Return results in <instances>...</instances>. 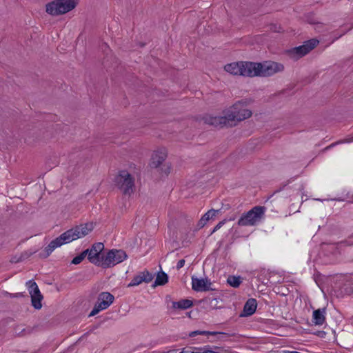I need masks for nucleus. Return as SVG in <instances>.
I'll return each mask as SVG.
<instances>
[{
  "instance_id": "obj_1",
  "label": "nucleus",
  "mask_w": 353,
  "mask_h": 353,
  "mask_svg": "<svg viewBox=\"0 0 353 353\" xmlns=\"http://www.w3.org/2000/svg\"><path fill=\"white\" fill-rule=\"evenodd\" d=\"M251 103L250 99H245L236 102L224 116L214 117L210 119V124L215 126H232L237 122L250 118L252 112L247 107Z\"/></svg>"
},
{
  "instance_id": "obj_2",
  "label": "nucleus",
  "mask_w": 353,
  "mask_h": 353,
  "mask_svg": "<svg viewBox=\"0 0 353 353\" xmlns=\"http://www.w3.org/2000/svg\"><path fill=\"white\" fill-rule=\"evenodd\" d=\"M93 230V225L92 223H86L77 225L63 234L55 239L52 240L48 246L45 248L46 255L48 256L56 248L61 245L69 243L78 239L83 238L91 232Z\"/></svg>"
},
{
  "instance_id": "obj_3",
  "label": "nucleus",
  "mask_w": 353,
  "mask_h": 353,
  "mask_svg": "<svg viewBox=\"0 0 353 353\" xmlns=\"http://www.w3.org/2000/svg\"><path fill=\"white\" fill-rule=\"evenodd\" d=\"M134 177L126 170H119L114 177L115 186L124 195L130 196L134 191Z\"/></svg>"
},
{
  "instance_id": "obj_4",
  "label": "nucleus",
  "mask_w": 353,
  "mask_h": 353,
  "mask_svg": "<svg viewBox=\"0 0 353 353\" xmlns=\"http://www.w3.org/2000/svg\"><path fill=\"white\" fill-rule=\"evenodd\" d=\"M283 70V64L274 61L252 62V77H270Z\"/></svg>"
},
{
  "instance_id": "obj_5",
  "label": "nucleus",
  "mask_w": 353,
  "mask_h": 353,
  "mask_svg": "<svg viewBox=\"0 0 353 353\" xmlns=\"http://www.w3.org/2000/svg\"><path fill=\"white\" fill-rule=\"evenodd\" d=\"M266 208L264 206H255L248 212L243 213L239 219V226H255L259 224L265 216Z\"/></svg>"
},
{
  "instance_id": "obj_6",
  "label": "nucleus",
  "mask_w": 353,
  "mask_h": 353,
  "mask_svg": "<svg viewBox=\"0 0 353 353\" xmlns=\"http://www.w3.org/2000/svg\"><path fill=\"white\" fill-rule=\"evenodd\" d=\"M77 0H54L46 5V12L51 16H59L73 10Z\"/></svg>"
},
{
  "instance_id": "obj_7",
  "label": "nucleus",
  "mask_w": 353,
  "mask_h": 353,
  "mask_svg": "<svg viewBox=\"0 0 353 353\" xmlns=\"http://www.w3.org/2000/svg\"><path fill=\"white\" fill-rule=\"evenodd\" d=\"M224 70L232 75L252 77V61H236L228 63L224 66Z\"/></svg>"
},
{
  "instance_id": "obj_8",
  "label": "nucleus",
  "mask_w": 353,
  "mask_h": 353,
  "mask_svg": "<svg viewBox=\"0 0 353 353\" xmlns=\"http://www.w3.org/2000/svg\"><path fill=\"white\" fill-rule=\"evenodd\" d=\"M126 258L127 254L123 250H111L107 254H104L101 267L105 269L113 267L123 261Z\"/></svg>"
},
{
  "instance_id": "obj_9",
  "label": "nucleus",
  "mask_w": 353,
  "mask_h": 353,
  "mask_svg": "<svg viewBox=\"0 0 353 353\" xmlns=\"http://www.w3.org/2000/svg\"><path fill=\"white\" fill-rule=\"evenodd\" d=\"M114 299V296L110 292H104L100 293L97 299V302L89 316H93L100 311L107 309L113 303Z\"/></svg>"
},
{
  "instance_id": "obj_10",
  "label": "nucleus",
  "mask_w": 353,
  "mask_h": 353,
  "mask_svg": "<svg viewBox=\"0 0 353 353\" xmlns=\"http://www.w3.org/2000/svg\"><path fill=\"white\" fill-rule=\"evenodd\" d=\"M104 249V245L102 243H96L92 245L90 249H87L88 259L95 265L100 266L102 263L104 254L101 252Z\"/></svg>"
},
{
  "instance_id": "obj_11",
  "label": "nucleus",
  "mask_w": 353,
  "mask_h": 353,
  "mask_svg": "<svg viewBox=\"0 0 353 353\" xmlns=\"http://www.w3.org/2000/svg\"><path fill=\"white\" fill-rule=\"evenodd\" d=\"M318 43L319 41L317 39H312L308 40L305 41L303 45L290 50V54L293 58L299 59L309 53Z\"/></svg>"
},
{
  "instance_id": "obj_12",
  "label": "nucleus",
  "mask_w": 353,
  "mask_h": 353,
  "mask_svg": "<svg viewBox=\"0 0 353 353\" xmlns=\"http://www.w3.org/2000/svg\"><path fill=\"white\" fill-rule=\"evenodd\" d=\"M26 285L31 296L32 306L35 309H41L42 307L41 300L43 299V296L41 294L37 284L34 281L30 280L26 283Z\"/></svg>"
},
{
  "instance_id": "obj_13",
  "label": "nucleus",
  "mask_w": 353,
  "mask_h": 353,
  "mask_svg": "<svg viewBox=\"0 0 353 353\" xmlns=\"http://www.w3.org/2000/svg\"><path fill=\"white\" fill-rule=\"evenodd\" d=\"M210 281L205 279H199L194 276H192V288L196 292H205L211 290Z\"/></svg>"
},
{
  "instance_id": "obj_14",
  "label": "nucleus",
  "mask_w": 353,
  "mask_h": 353,
  "mask_svg": "<svg viewBox=\"0 0 353 353\" xmlns=\"http://www.w3.org/2000/svg\"><path fill=\"white\" fill-rule=\"evenodd\" d=\"M152 274L150 273L148 270H144L134 276L133 279L131 280L130 283L128 285V287L130 288L137 286L142 283L143 282L148 283L150 281H152Z\"/></svg>"
},
{
  "instance_id": "obj_15",
  "label": "nucleus",
  "mask_w": 353,
  "mask_h": 353,
  "mask_svg": "<svg viewBox=\"0 0 353 353\" xmlns=\"http://www.w3.org/2000/svg\"><path fill=\"white\" fill-rule=\"evenodd\" d=\"M167 150L165 148L159 149L153 153L150 165L153 168H158L165 160Z\"/></svg>"
},
{
  "instance_id": "obj_16",
  "label": "nucleus",
  "mask_w": 353,
  "mask_h": 353,
  "mask_svg": "<svg viewBox=\"0 0 353 353\" xmlns=\"http://www.w3.org/2000/svg\"><path fill=\"white\" fill-rule=\"evenodd\" d=\"M256 301L254 299H249L243 307V314L244 316H248L252 315L256 310Z\"/></svg>"
},
{
  "instance_id": "obj_17",
  "label": "nucleus",
  "mask_w": 353,
  "mask_h": 353,
  "mask_svg": "<svg viewBox=\"0 0 353 353\" xmlns=\"http://www.w3.org/2000/svg\"><path fill=\"white\" fill-rule=\"evenodd\" d=\"M325 309H318L313 312L312 321L315 325H321L324 323L325 317Z\"/></svg>"
},
{
  "instance_id": "obj_18",
  "label": "nucleus",
  "mask_w": 353,
  "mask_h": 353,
  "mask_svg": "<svg viewBox=\"0 0 353 353\" xmlns=\"http://www.w3.org/2000/svg\"><path fill=\"white\" fill-rule=\"evenodd\" d=\"M173 309L186 310L192 307V301L188 299H181L179 301L172 302Z\"/></svg>"
},
{
  "instance_id": "obj_19",
  "label": "nucleus",
  "mask_w": 353,
  "mask_h": 353,
  "mask_svg": "<svg viewBox=\"0 0 353 353\" xmlns=\"http://www.w3.org/2000/svg\"><path fill=\"white\" fill-rule=\"evenodd\" d=\"M221 211L220 210H208L200 219L199 221V225L203 227L204 226L206 223L213 217L216 216V214H218Z\"/></svg>"
},
{
  "instance_id": "obj_20",
  "label": "nucleus",
  "mask_w": 353,
  "mask_h": 353,
  "mask_svg": "<svg viewBox=\"0 0 353 353\" xmlns=\"http://www.w3.org/2000/svg\"><path fill=\"white\" fill-rule=\"evenodd\" d=\"M168 281V276L164 272H160L157 274L154 281L155 285H163Z\"/></svg>"
},
{
  "instance_id": "obj_21",
  "label": "nucleus",
  "mask_w": 353,
  "mask_h": 353,
  "mask_svg": "<svg viewBox=\"0 0 353 353\" xmlns=\"http://www.w3.org/2000/svg\"><path fill=\"white\" fill-rule=\"evenodd\" d=\"M227 282L230 286L238 288L242 283V279L240 276H229Z\"/></svg>"
},
{
  "instance_id": "obj_22",
  "label": "nucleus",
  "mask_w": 353,
  "mask_h": 353,
  "mask_svg": "<svg viewBox=\"0 0 353 353\" xmlns=\"http://www.w3.org/2000/svg\"><path fill=\"white\" fill-rule=\"evenodd\" d=\"M223 334L222 332H209V331H199V330H196V331H193V332H191L190 334H189V336L190 337H194L196 335H216V334Z\"/></svg>"
},
{
  "instance_id": "obj_23",
  "label": "nucleus",
  "mask_w": 353,
  "mask_h": 353,
  "mask_svg": "<svg viewBox=\"0 0 353 353\" xmlns=\"http://www.w3.org/2000/svg\"><path fill=\"white\" fill-rule=\"evenodd\" d=\"M87 252L88 251H83L78 256H76L72 261V264H79L82 262V261L85 259V257L87 256Z\"/></svg>"
},
{
  "instance_id": "obj_24",
  "label": "nucleus",
  "mask_w": 353,
  "mask_h": 353,
  "mask_svg": "<svg viewBox=\"0 0 353 353\" xmlns=\"http://www.w3.org/2000/svg\"><path fill=\"white\" fill-rule=\"evenodd\" d=\"M337 248H342L344 246H350L353 245V241L352 240V238H349L348 239H346L343 241H341L339 243H337Z\"/></svg>"
},
{
  "instance_id": "obj_25",
  "label": "nucleus",
  "mask_w": 353,
  "mask_h": 353,
  "mask_svg": "<svg viewBox=\"0 0 353 353\" xmlns=\"http://www.w3.org/2000/svg\"><path fill=\"white\" fill-rule=\"evenodd\" d=\"M353 141V137H348L347 139H345V140L343 141H339V142H336V143H332L331 145H330L329 146L326 147L325 150H328V149H330L332 148H333L334 146H335L336 145H337L338 143H350V142H352Z\"/></svg>"
},
{
  "instance_id": "obj_26",
  "label": "nucleus",
  "mask_w": 353,
  "mask_h": 353,
  "mask_svg": "<svg viewBox=\"0 0 353 353\" xmlns=\"http://www.w3.org/2000/svg\"><path fill=\"white\" fill-rule=\"evenodd\" d=\"M226 222V220L224 219L221 221H220L212 230V234L219 230Z\"/></svg>"
},
{
  "instance_id": "obj_27",
  "label": "nucleus",
  "mask_w": 353,
  "mask_h": 353,
  "mask_svg": "<svg viewBox=\"0 0 353 353\" xmlns=\"http://www.w3.org/2000/svg\"><path fill=\"white\" fill-rule=\"evenodd\" d=\"M185 265V260L184 259H181L178 261L177 264H176V269L177 270H179L181 269V268H183Z\"/></svg>"
},
{
  "instance_id": "obj_28",
  "label": "nucleus",
  "mask_w": 353,
  "mask_h": 353,
  "mask_svg": "<svg viewBox=\"0 0 353 353\" xmlns=\"http://www.w3.org/2000/svg\"><path fill=\"white\" fill-rule=\"evenodd\" d=\"M171 171V168L170 165H167L166 168L164 169L163 172L165 174H168Z\"/></svg>"
},
{
  "instance_id": "obj_29",
  "label": "nucleus",
  "mask_w": 353,
  "mask_h": 353,
  "mask_svg": "<svg viewBox=\"0 0 353 353\" xmlns=\"http://www.w3.org/2000/svg\"><path fill=\"white\" fill-rule=\"evenodd\" d=\"M179 353H194L192 351L190 350L183 349L181 352Z\"/></svg>"
},
{
  "instance_id": "obj_30",
  "label": "nucleus",
  "mask_w": 353,
  "mask_h": 353,
  "mask_svg": "<svg viewBox=\"0 0 353 353\" xmlns=\"http://www.w3.org/2000/svg\"><path fill=\"white\" fill-rule=\"evenodd\" d=\"M22 296V295H21V293H17V294H10V296H11V297H16V298H17V297H20V296Z\"/></svg>"
},
{
  "instance_id": "obj_31",
  "label": "nucleus",
  "mask_w": 353,
  "mask_h": 353,
  "mask_svg": "<svg viewBox=\"0 0 353 353\" xmlns=\"http://www.w3.org/2000/svg\"><path fill=\"white\" fill-rule=\"evenodd\" d=\"M222 208L224 209L225 210H228L230 208V205L227 204L225 205V207H223Z\"/></svg>"
}]
</instances>
